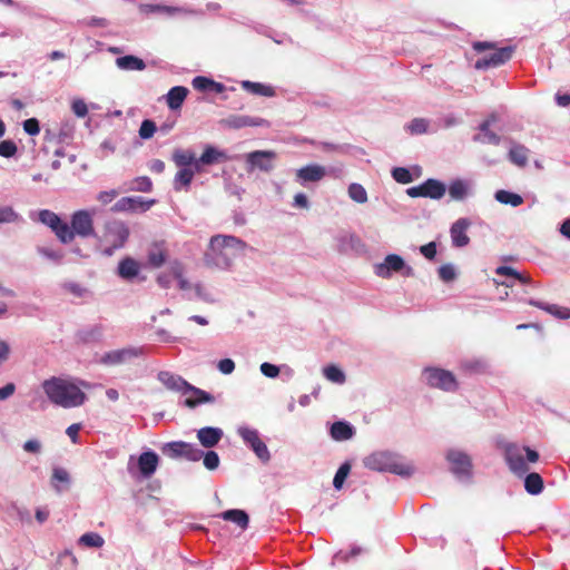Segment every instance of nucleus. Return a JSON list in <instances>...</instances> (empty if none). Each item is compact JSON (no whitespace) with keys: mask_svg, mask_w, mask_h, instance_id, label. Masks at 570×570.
<instances>
[{"mask_svg":"<svg viewBox=\"0 0 570 570\" xmlns=\"http://www.w3.org/2000/svg\"><path fill=\"white\" fill-rule=\"evenodd\" d=\"M505 460L510 470L515 474H524L528 472L529 466L523 458V454L515 448H508L505 452Z\"/></svg>","mask_w":570,"mask_h":570,"instance_id":"nucleus-17","label":"nucleus"},{"mask_svg":"<svg viewBox=\"0 0 570 570\" xmlns=\"http://www.w3.org/2000/svg\"><path fill=\"white\" fill-rule=\"evenodd\" d=\"M480 134L475 136V140L483 144L499 145L500 137L490 130V121L485 120L480 125Z\"/></svg>","mask_w":570,"mask_h":570,"instance_id":"nucleus-32","label":"nucleus"},{"mask_svg":"<svg viewBox=\"0 0 570 570\" xmlns=\"http://www.w3.org/2000/svg\"><path fill=\"white\" fill-rule=\"evenodd\" d=\"M439 276L444 282H451L455 278V269L452 265L445 264L439 268Z\"/></svg>","mask_w":570,"mask_h":570,"instance_id":"nucleus-55","label":"nucleus"},{"mask_svg":"<svg viewBox=\"0 0 570 570\" xmlns=\"http://www.w3.org/2000/svg\"><path fill=\"white\" fill-rule=\"evenodd\" d=\"M193 87L199 91L215 90L216 92H222L224 89L222 83L203 76L193 79Z\"/></svg>","mask_w":570,"mask_h":570,"instance_id":"nucleus-30","label":"nucleus"},{"mask_svg":"<svg viewBox=\"0 0 570 570\" xmlns=\"http://www.w3.org/2000/svg\"><path fill=\"white\" fill-rule=\"evenodd\" d=\"M41 387L52 404L63 409L80 406L87 399L71 380L65 377L51 376L42 382Z\"/></svg>","mask_w":570,"mask_h":570,"instance_id":"nucleus-2","label":"nucleus"},{"mask_svg":"<svg viewBox=\"0 0 570 570\" xmlns=\"http://www.w3.org/2000/svg\"><path fill=\"white\" fill-rule=\"evenodd\" d=\"M364 465L373 471H387L401 476H411L414 473V466L411 463L402 461L396 454L381 451L374 452L364 459Z\"/></svg>","mask_w":570,"mask_h":570,"instance_id":"nucleus-4","label":"nucleus"},{"mask_svg":"<svg viewBox=\"0 0 570 570\" xmlns=\"http://www.w3.org/2000/svg\"><path fill=\"white\" fill-rule=\"evenodd\" d=\"M245 247L246 244L235 236L216 235L210 238L205 261L208 265L225 268L230 265L235 254Z\"/></svg>","mask_w":570,"mask_h":570,"instance_id":"nucleus-3","label":"nucleus"},{"mask_svg":"<svg viewBox=\"0 0 570 570\" xmlns=\"http://www.w3.org/2000/svg\"><path fill=\"white\" fill-rule=\"evenodd\" d=\"M195 170L191 168H181L175 175V189L180 190L181 187H188L194 178Z\"/></svg>","mask_w":570,"mask_h":570,"instance_id":"nucleus-38","label":"nucleus"},{"mask_svg":"<svg viewBox=\"0 0 570 570\" xmlns=\"http://www.w3.org/2000/svg\"><path fill=\"white\" fill-rule=\"evenodd\" d=\"M263 118H254L250 116L232 115L222 120V125L230 129H240L244 127H259L266 125Z\"/></svg>","mask_w":570,"mask_h":570,"instance_id":"nucleus-14","label":"nucleus"},{"mask_svg":"<svg viewBox=\"0 0 570 570\" xmlns=\"http://www.w3.org/2000/svg\"><path fill=\"white\" fill-rule=\"evenodd\" d=\"M116 66L122 70H144L146 63L142 59L136 56H124L116 59Z\"/></svg>","mask_w":570,"mask_h":570,"instance_id":"nucleus-26","label":"nucleus"},{"mask_svg":"<svg viewBox=\"0 0 570 570\" xmlns=\"http://www.w3.org/2000/svg\"><path fill=\"white\" fill-rule=\"evenodd\" d=\"M71 109L78 117H85L88 114L87 104L81 99L73 100Z\"/></svg>","mask_w":570,"mask_h":570,"instance_id":"nucleus-60","label":"nucleus"},{"mask_svg":"<svg viewBox=\"0 0 570 570\" xmlns=\"http://www.w3.org/2000/svg\"><path fill=\"white\" fill-rule=\"evenodd\" d=\"M38 253L51 261H55V262H60L63 257V254L61 252L53 250V249L46 248V247H39Z\"/></svg>","mask_w":570,"mask_h":570,"instance_id":"nucleus-59","label":"nucleus"},{"mask_svg":"<svg viewBox=\"0 0 570 570\" xmlns=\"http://www.w3.org/2000/svg\"><path fill=\"white\" fill-rule=\"evenodd\" d=\"M187 444L188 443L183 441L169 442L161 448V451L165 455L171 459H178L183 456V452H185Z\"/></svg>","mask_w":570,"mask_h":570,"instance_id":"nucleus-37","label":"nucleus"},{"mask_svg":"<svg viewBox=\"0 0 570 570\" xmlns=\"http://www.w3.org/2000/svg\"><path fill=\"white\" fill-rule=\"evenodd\" d=\"M261 372L265 376L274 379L279 374V368L274 364L265 362L261 365Z\"/></svg>","mask_w":570,"mask_h":570,"instance_id":"nucleus-62","label":"nucleus"},{"mask_svg":"<svg viewBox=\"0 0 570 570\" xmlns=\"http://www.w3.org/2000/svg\"><path fill=\"white\" fill-rule=\"evenodd\" d=\"M404 268V259L396 254H390L382 264L375 266V274L382 278H389L391 272H400Z\"/></svg>","mask_w":570,"mask_h":570,"instance_id":"nucleus-13","label":"nucleus"},{"mask_svg":"<svg viewBox=\"0 0 570 570\" xmlns=\"http://www.w3.org/2000/svg\"><path fill=\"white\" fill-rule=\"evenodd\" d=\"M242 87L254 95L272 97L275 95V90L271 86L263 85L261 82L243 81Z\"/></svg>","mask_w":570,"mask_h":570,"instance_id":"nucleus-33","label":"nucleus"},{"mask_svg":"<svg viewBox=\"0 0 570 570\" xmlns=\"http://www.w3.org/2000/svg\"><path fill=\"white\" fill-rule=\"evenodd\" d=\"M420 252L425 258L433 259L436 255V245L434 242L428 243L420 247Z\"/></svg>","mask_w":570,"mask_h":570,"instance_id":"nucleus-63","label":"nucleus"},{"mask_svg":"<svg viewBox=\"0 0 570 570\" xmlns=\"http://www.w3.org/2000/svg\"><path fill=\"white\" fill-rule=\"evenodd\" d=\"M348 196L356 203L364 204L367 202V193L365 188L356 183H353L348 187Z\"/></svg>","mask_w":570,"mask_h":570,"instance_id":"nucleus-40","label":"nucleus"},{"mask_svg":"<svg viewBox=\"0 0 570 570\" xmlns=\"http://www.w3.org/2000/svg\"><path fill=\"white\" fill-rule=\"evenodd\" d=\"M331 435L336 441H345L353 436V429L346 422H335L331 428Z\"/></svg>","mask_w":570,"mask_h":570,"instance_id":"nucleus-29","label":"nucleus"},{"mask_svg":"<svg viewBox=\"0 0 570 570\" xmlns=\"http://www.w3.org/2000/svg\"><path fill=\"white\" fill-rule=\"evenodd\" d=\"M426 383L433 389H440L445 392H455L459 387L454 374L448 370L439 367H429L424 371Z\"/></svg>","mask_w":570,"mask_h":570,"instance_id":"nucleus-6","label":"nucleus"},{"mask_svg":"<svg viewBox=\"0 0 570 570\" xmlns=\"http://www.w3.org/2000/svg\"><path fill=\"white\" fill-rule=\"evenodd\" d=\"M529 304L532 306H535L540 309H543L547 313H549L558 318H561V320L570 318V308L562 307V306H559L556 304H546V303L538 302L534 299H530Z\"/></svg>","mask_w":570,"mask_h":570,"instance_id":"nucleus-25","label":"nucleus"},{"mask_svg":"<svg viewBox=\"0 0 570 570\" xmlns=\"http://www.w3.org/2000/svg\"><path fill=\"white\" fill-rule=\"evenodd\" d=\"M324 375L334 383H343L345 381L344 373L335 365L326 366L324 368Z\"/></svg>","mask_w":570,"mask_h":570,"instance_id":"nucleus-47","label":"nucleus"},{"mask_svg":"<svg viewBox=\"0 0 570 570\" xmlns=\"http://www.w3.org/2000/svg\"><path fill=\"white\" fill-rule=\"evenodd\" d=\"M217 368L219 370L220 373L227 375L234 372L235 363L232 358H224L218 362Z\"/></svg>","mask_w":570,"mask_h":570,"instance_id":"nucleus-61","label":"nucleus"},{"mask_svg":"<svg viewBox=\"0 0 570 570\" xmlns=\"http://www.w3.org/2000/svg\"><path fill=\"white\" fill-rule=\"evenodd\" d=\"M171 272H173V275L178 279V283H179V288L183 289V291H187L190 288V284L188 283L187 279L184 278L183 276V267L180 264H175L173 267H171Z\"/></svg>","mask_w":570,"mask_h":570,"instance_id":"nucleus-54","label":"nucleus"},{"mask_svg":"<svg viewBox=\"0 0 570 570\" xmlns=\"http://www.w3.org/2000/svg\"><path fill=\"white\" fill-rule=\"evenodd\" d=\"M497 274L512 277L513 279L519 281L520 283H523V284H527L530 281L529 276L519 273L518 271H515L514 268H512L510 266L498 267Z\"/></svg>","mask_w":570,"mask_h":570,"instance_id":"nucleus-42","label":"nucleus"},{"mask_svg":"<svg viewBox=\"0 0 570 570\" xmlns=\"http://www.w3.org/2000/svg\"><path fill=\"white\" fill-rule=\"evenodd\" d=\"M157 127L153 120L145 119L139 128V137L142 139H149L156 132Z\"/></svg>","mask_w":570,"mask_h":570,"instance_id":"nucleus-49","label":"nucleus"},{"mask_svg":"<svg viewBox=\"0 0 570 570\" xmlns=\"http://www.w3.org/2000/svg\"><path fill=\"white\" fill-rule=\"evenodd\" d=\"M392 177L399 184H410L413 180L412 174L404 167H395L392 170Z\"/></svg>","mask_w":570,"mask_h":570,"instance_id":"nucleus-48","label":"nucleus"},{"mask_svg":"<svg viewBox=\"0 0 570 570\" xmlns=\"http://www.w3.org/2000/svg\"><path fill=\"white\" fill-rule=\"evenodd\" d=\"M38 219L43 225L48 226L62 244L72 243L76 236L80 238L96 236L94 213L87 209L76 210L71 215L70 225L49 209H41L38 213Z\"/></svg>","mask_w":570,"mask_h":570,"instance_id":"nucleus-1","label":"nucleus"},{"mask_svg":"<svg viewBox=\"0 0 570 570\" xmlns=\"http://www.w3.org/2000/svg\"><path fill=\"white\" fill-rule=\"evenodd\" d=\"M155 199L144 200L141 197H122L112 206V212H136L148 210L154 204Z\"/></svg>","mask_w":570,"mask_h":570,"instance_id":"nucleus-12","label":"nucleus"},{"mask_svg":"<svg viewBox=\"0 0 570 570\" xmlns=\"http://www.w3.org/2000/svg\"><path fill=\"white\" fill-rule=\"evenodd\" d=\"M118 194L119 193L116 189L100 191L97 195V200L102 205H108L118 196Z\"/></svg>","mask_w":570,"mask_h":570,"instance_id":"nucleus-58","label":"nucleus"},{"mask_svg":"<svg viewBox=\"0 0 570 570\" xmlns=\"http://www.w3.org/2000/svg\"><path fill=\"white\" fill-rule=\"evenodd\" d=\"M277 155L273 150H255L246 155L247 171L259 169L262 171H271L274 167V160Z\"/></svg>","mask_w":570,"mask_h":570,"instance_id":"nucleus-8","label":"nucleus"},{"mask_svg":"<svg viewBox=\"0 0 570 570\" xmlns=\"http://www.w3.org/2000/svg\"><path fill=\"white\" fill-rule=\"evenodd\" d=\"M524 488L530 494H539L543 490V479L537 472L529 473L524 480Z\"/></svg>","mask_w":570,"mask_h":570,"instance_id":"nucleus-31","label":"nucleus"},{"mask_svg":"<svg viewBox=\"0 0 570 570\" xmlns=\"http://www.w3.org/2000/svg\"><path fill=\"white\" fill-rule=\"evenodd\" d=\"M158 380L161 382L168 390L180 392L181 394H187V389L189 387V383L185 381L181 376L173 374L167 371H161L158 373Z\"/></svg>","mask_w":570,"mask_h":570,"instance_id":"nucleus-15","label":"nucleus"},{"mask_svg":"<svg viewBox=\"0 0 570 570\" xmlns=\"http://www.w3.org/2000/svg\"><path fill=\"white\" fill-rule=\"evenodd\" d=\"M23 130L30 135L36 136L40 132V125L38 119L36 118H29L23 121Z\"/></svg>","mask_w":570,"mask_h":570,"instance_id":"nucleus-56","label":"nucleus"},{"mask_svg":"<svg viewBox=\"0 0 570 570\" xmlns=\"http://www.w3.org/2000/svg\"><path fill=\"white\" fill-rule=\"evenodd\" d=\"M144 10L146 12H166V13H171V12L176 11L177 9L171 8V7H167V6H160V4H146L144 7Z\"/></svg>","mask_w":570,"mask_h":570,"instance_id":"nucleus-64","label":"nucleus"},{"mask_svg":"<svg viewBox=\"0 0 570 570\" xmlns=\"http://www.w3.org/2000/svg\"><path fill=\"white\" fill-rule=\"evenodd\" d=\"M79 543L86 547L100 548L104 546L105 540L98 533L88 532L80 537Z\"/></svg>","mask_w":570,"mask_h":570,"instance_id":"nucleus-41","label":"nucleus"},{"mask_svg":"<svg viewBox=\"0 0 570 570\" xmlns=\"http://www.w3.org/2000/svg\"><path fill=\"white\" fill-rule=\"evenodd\" d=\"M173 160L177 167L189 168L190 165H194L195 170H199L198 160L193 151L176 149L173 154Z\"/></svg>","mask_w":570,"mask_h":570,"instance_id":"nucleus-24","label":"nucleus"},{"mask_svg":"<svg viewBox=\"0 0 570 570\" xmlns=\"http://www.w3.org/2000/svg\"><path fill=\"white\" fill-rule=\"evenodd\" d=\"M446 459L451 464V471L458 478H471L472 475V462L468 454L451 450L446 454Z\"/></svg>","mask_w":570,"mask_h":570,"instance_id":"nucleus-10","label":"nucleus"},{"mask_svg":"<svg viewBox=\"0 0 570 570\" xmlns=\"http://www.w3.org/2000/svg\"><path fill=\"white\" fill-rule=\"evenodd\" d=\"M204 455V452L196 448L194 444L188 443L187 448L185 449V452H183V456L188 461L197 462L199 461Z\"/></svg>","mask_w":570,"mask_h":570,"instance_id":"nucleus-50","label":"nucleus"},{"mask_svg":"<svg viewBox=\"0 0 570 570\" xmlns=\"http://www.w3.org/2000/svg\"><path fill=\"white\" fill-rule=\"evenodd\" d=\"M220 517L226 520L234 522L240 529H246L248 527L249 518L248 514L244 510L232 509L224 511Z\"/></svg>","mask_w":570,"mask_h":570,"instance_id":"nucleus-27","label":"nucleus"},{"mask_svg":"<svg viewBox=\"0 0 570 570\" xmlns=\"http://www.w3.org/2000/svg\"><path fill=\"white\" fill-rule=\"evenodd\" d=\"M220 159H225V154L223 151L217 150L212 146H207L202 156L198 159V166L203 165H212L218 163Z\"/></svg>","mask_w":570,"mask_h":570,"instance_id":"nucleus-34","label":"nucleus"},{"mask_svg":"<svg viewBox=\"0 0 570 570\" xmlns=\"http://www.w3.org/2000/svg\"><path fill=\"white\" fill-rule=\"evenodd\" d=\"M189 90L183 86L173 87L166 95V102L169 109L178 110L183 106Z\"/></svg>","mask_w":570,"mask_h":570,"instance_id":"nucleus-22","label":"nucleus"},{"mask_svg":"<svg viewBox=\"0 0 570 570\" xmlns=\"http://www.w3.org/2000/svg\"><path fill=\"white\" fill-rule=\"evenodd\" d=\"M446 191L445 185L438 179L429 178L419 186L406 189V195L411 198L424 197L431 199H441Z\"/></svg>","mask_w":570,"mask_h":570,"instance_id":"nucleus-7","label":"nucleus"},{"mask_svg":"<svg viewBox=\"0 0 570 570\" xmlns=\"http://www.w3.org/2000/svg\"><path fill=\"white\" fill-rule=\"evenodd\" d=\"M350 471H351V465L347 462L343 463L338 468V470L335 473L334 480H333V485L335 489L340 490L343 487V483H344L345 479L347 478Z\"/></svg>","mask_w":570,"mask_h":570,"instance_id":"nucleus-45","label":"nucleus"},{"mask_svg":"<svg viewBox=\"0 0 570 570\" xmlns=\"http://www.w3.org/2000/svg\"><path fill=\"white\" fill-rule=\"evenodd\" d=\"M223 438V431L219 428L206 426L197 432V439L204 448L215 446Z\"/></svg>","mask_w":570,"mask_h":570,"instance_id":"nucleus-20","label":"nucleus"},{"mask_svg":"<svg viewBox=\"0 0 570 570\" xmlns=\"http://www.w3.org/2000/svg\"><path fill=\"white\" fill-rule=\"evenodd\" d=\"M166 258L167 252L161 245L154 244L148 249V263L150 266L160 267L166 262Z\"/></svg>","mask_w":570,"mask_h":570,"instance_id":"nucleus-28","label":"nucleus"},{"mask_svg":"<svg viewBox=\"0 0 570 570\" xmlns=\"http://www.w3.org/2000/svg\"><path fill=\"white\" fill-rule=\"evenodd\" d=\"M129 354H130V351H128V350L114 351V352L107 353L102 357V362L106 364H112V365L119 364V363L124 362L125 357Z\"/></svg>","mask_w":570,"mask_h":570,"instance_id":"nucleus-46","label":"nucleus"},{"mask_svg":"<svg viewBox=\"0 0 570 570\" xmlns=\"http://www.w3.org/2000/svg\"><path fill=\"white\" fill-rule=\"evenodd\" d=\"M188 392H190L193 395L187 397L184 404L189 409H194L202 403H212L215 401V397L212 394L191 384L187 389V393Z\"/></svg>","mask_w":570,"mask_h":570,"instance_id":"nucleus-21","label":"nucleus"},{"mask_svg":"<svg viewBox=\"0 0 570 570\" xmlns=\"http://www.w3.org/2000/svg\"><path fill=\"white\" fill-rule=\"evenodd\" d=\"M409 128L412 134H424L428 130V121L422 118H415L411 121Z\"/></svg>","mask_w":570,"mask_h":570,"instance_id":"nucleus-57","label":"nucleus"},{"mask_svg":"<svg viewBox=\"0 0 570 570\" xmlns=\"http://www.w3.org/2000/svg\"><path fill=\"white\" fill-rule=\"evenodd\" d=\"M495 199L504 205H511L512 207H518L523 204V198L514 193L500 189L495 193Z\"/></svg>","mask_w":570,"mask_h":570,"instance_id":"nucleus-36","label":"nucleus"},{"mask_svg":"<svg viewBox=\"0 0 570 570\" xmlns=\"http://www.w3.org/2000/svg\"><path fill=\"white\" fill-rule=\"evenodd\" d=\"M139 263L131 257H125L118 264V275L126 281L135 278L139 274Z\"/></svg>","mask_w":570,"mask_h":570,"instance_id":"nucleus-23","label":"nucleus"},{"mask_svg":"<svg viewBox=\"0 0 570 570\" xmlns=\"http://www.w3.org/2000/svg\"><path fill=\"white\" fill-rule=\"evenodd\" d=\"M51 481H52V485L56 488V490L58 492H60L61 488L58 485V483L68 484L70 481V475H69L68 471H66L65 469L56 468V469H53Z\"/></svg>","mask_w":570,"mask_h":570,"instance_id":"nucleus-44","label":"nucleus"},{"mask_svg":"<svg viewBox=\"0 0 570 570\" xmlns=\"http://www.w3.org/2000/svg\"><path fill=\"white\" fill-rule=\"evenodd\" d=\"M528 156L529 149L522 145H514L509 151L510 160L518 166H525Z\"/></svg>","mask_w":570,"mask_h":570,"instance_id":"nucleus-35","label":"nucleus"},{"mask_svg":"<svg viewBox=\"0 0 570 570\" xmlns=\"http://www.w3.org/2000/svg\"><path fill=\"white\" fill-rule=\"evenodd\" d=\"M449 194L451 198L461 200L466 195V185L462 180H454L450 184Z\"/></svg>","mask_w":570,"mask_h":570,"instance_id":"nucleus-43","label":"nucleus"},{"mask_svg":"<svg viewBox=\"0 0 570 570\" xmlns=\"http://www.w3.org/2000/svg\"><path fill=\"white\" fill-rule=\"evenodd\" d=\"M129 228L121 220H111L106 223L105 230L101 236V244L106 247L104 253L111 256L116 249L124 247L129 237Z\"/></svg>","mask_w":570,"mask_h":570,"instance_id":"nucleus-5","label":"nucleus"},{"mask_svg":"<svg viewBox=\"0 0 570 570\" xmlns=\"http://www.w3.org/2000/svg\"><path fill=\"white\" fill-rule=\"evenodd\" d=\"M19 215L11 206L0 207V224L17 222Z\"/></svg>","mask_w":570,"mask_h":570,"instance_id":"nucleus-51","label":"nucleus"},{"mask_svg":"<svg viewBox=\"0 0 570 570\" xmlns=\"http://www.w3.org/2000/svg\"><path fill=\"white\" fill-rule=\"evenodd\" d=\"M326 170L321 165H308L296 170V179L301 183H315L322 180Z\"/></svg>","mask_w":570,"mask_h":570,"instance_id":"nucleus-16","label":"nucleus"},{"mask_svg":"<svg viewBox=\"0 0 570 570\" xmlns=\"http://www.w3.org/2000/svg\"><path fill=\"white\" fill-rule=\"evenodd\" d=\"M469 226L470 222L466 218H460L452 225L450 233L454 246L463 247L469 244L470 238L466 235Z\"/></svg>","mask_w":570,"mask_h":570,"instance_id":"nucleus-18","label":"nucleus"},{"mask_svg":"<svg viewBox=\"0 0 570 570\" xmlns=\"http://www.w3.org/2000/svg\"><path fill=\"white\" fill-rule=\"evenodd\" d=\"M513 51V47L499 48L489 57L478 59L475 61L474 67L475 69H488L491 67H499L511 59Z\"/></svg>","mask_w":570,"mask_h":570,"instance_id":"nucleus-11","label":"nucleus"},{"mask_svg":"<svg viewBox=\"0 0 570 570\" xmlns=\"http://www.w3.org/2000/svg\"><path fill=\"white\" fill-rule=\"evenodd\" d=\"M238 434L243 441L250 446L254 453L263 461L268 462L271 459L269 451L265 442L261 439L257 430L249 428H239Z\"/></svg>","mask_w":570,"mask_h":570,"instance_id":"nucleus-9","label":"nucleus"},{"mask_svg":"<svg viewBox=\"0 0 570 570\" xmlns=\"http://www.w3.org/2000/svg\"><path fill=\"white\" fill-rule=\"evenodd\" d=\"M158 465V455L153 451L142 452L138 458V468L142 476H151Z\"/></svg>","mask_w":570,"mask_h":570,"instance_id":"nucleus-19","label":"nucleus"},{"mask_svg":"<svg viewBox=\"0 0 570 570\" xmlns=\"http://www.w3.org/2000/svg\"><path fill=\"white\" fill-rule=\"evenodd\" d=\"M203 462L206 469L215 470L219 465V456L215 451H208L204 453Z\"/></svg>","mask_w":570,"mask_h":570,"instance_id":"nucleus-52","label":"nucleus"},{"mask_svg":"<svg viewBox=\"0 0 570 570\" xmlns=\"http://www.w3.org/2000/svg\"><path fill=\"white\" fill-rule=\"evenodd\" d=\"M17 145L12 140H2L0 142V156L10 158L17 154Z\"/></svg>","mask_w":570,"mask_h":570,"instance_id":"nucleus-53","label":"nucleus"},{"mask_svg":"<svg viewBox=\"0 0 570 570\" xmlns=\"http://www.w3.org/2000/svg\"><path fill=\"white\" fill-rule=\"evenodd\" d=\"M128 190L149 193L153 190V181L147 176H139L129 181Z\"/></svg>","mask_w":570,"mask_h":570,"instance_id":"nucleus-39","label":"nucleus"}]
</instances>
